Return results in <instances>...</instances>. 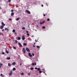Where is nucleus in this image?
<instances>
[{"label": "nucleus", "mask_w": 77, "mask_h": 77, "mask_svg": "<svg viewBox=\"0 0 77 77\" xmlns=\"http://www.w3.org/2000/svg\"><path fill=\"white\" fill-rule=\"evenodd\" d=\"M30 41H32V39H31V40H30Z\"/></svg>", "instance_id": "680f3d73"}, {"label": "nucleus", "mask_w": 77, "mask_h": 77, "mask_svg": "<svg viewBox=\"0 0 77 77\" xmlns=\"http://www.w3.org/2000/svg\"><path fill=\"white\" fill-rule=\"evenodd\" d=\"M8 66H11V65H12V64H10V63H8Z\"/></svg>", "instance_id": "ddd939ff"}, {"label": "nucleus", "mask_w": 77, "mask_h": 77, "mask_svg": "<svg viewBox=\"0 0 77 77\" xmlns=\"http://www.w3.org/2000/svg\"><path fill=\"white\" fill-rule=\"evenodd\" d=\"M13 71H15L16 70V68L15 67H14L13 69Z\"/></svg>", "instance_id": "2eb2a0df"}, {"label": "nucleus", "mask_w": 77, "mask_h": 77, "mask_svg": "<svg viewBox=\"0 0 77 77\" xmlns=\"http://www.w3.org/2000/svg\"><path fill=\"white\" fill-rule=\"evenodd\" d=\"M20 66H21V65H22V63H20Z\"/></svg>", "instance_id": "79ce46f5"}, {"label": "nucleus", "mask_w": 77, "mask_h": 77, "mask_svg": "<svg viewBox=\"0 0 77 77\" xmlns=\"http://www.w3.org/2000/svg\"><path fill=\"white\" fill-rule=\"evenodd\" d=\"M0 75H1V77H2V76H3V74H1Z\"/></svg>", "instance_id": "c9c22d12"}, {"label": "nucleus", "mask_w": 77, "mask_h": 77, "mask_svg": "<svg viewBox=\"0 0 77 77\" xmlns=\"http://www.w3.org/2000/svg\"><path fill=\"white\" fill-rule=\"evenodd\" d=\"M32 56H35V54H33V53H32Z\"/></svg>", "instance_id": "f704fd0d"}, {"label": "nucleus", "mask_w": 77, "mask_h": 77, "mask_svg": "<svg viewBox=\"0 0 77 77\" xmlns=\"http://www.w3.org/2000/svg\"><path fill=\"white\" fill-rule=\"evenodd\" d=\"M12 32H13V33H15V30L13 29L12 31Z\"/></svg>", "instance_id": "4be33fe9"}, {"label": "nucleus", "mask_w": 77, "mask_h": 77, "mask_svg": "<svg viewBox=\"0 0 77 77\" xmlns=\"http://www.w3.org/2000/svg\"><path fill=\"white\" fill-rule=\"evenodd\" d=\"M27 36H29V34L28 33H27Z\"/></svg>", "instance_id": "58836bf2"}, {"label": "nucleus", "mask_w": 77, "mask_h": 77, "mask_svg": "<svg viewBox=\"0 0 77 77\" xmlns=\"http://www.w3.org/2000/svg\"><path fill=\"white\" fill-rule=\"evenodd\" d=\"M1 67H2V66H1L0 65V68H1Z\"/></svg>", "instance_id": "bf43d9fd"}, {"label": "nucleus", "mask_w": 77, "mask_h": 77, "mask_svg": "<svg viewBox=\"0 0 77 77\" xmlns=\"http://www.w3.org/2000/svg\"><path fill=\"white\" fill-rule=\"evenodd\" d=\"M43 16L44 17H45V14L43 13Z\"/></svg>", "instance_id": "37998d69"}, {"label": "nucleus", "mask_w": 77, "mask_h": 77, "mask_svg": "<svg viewBox=\"0 0 77 77\" xmlns=\"http://www.w3.org/2000/svg\"><path fill=\"white\" fill-rule=\"evenodd\" d=\"M29 32L28 31H26V33H28Z\"/></svg>", "instance_id": "5fc2aeb1"}, {"label": "nucleus", "mask_w": 77, "mask_h": 77, "mask_svg": "<svg viewBox=\"0 0 77 77\" xmlns=\"http://www.w3.org/2000/svg\"><path fill=\"white\" fill-rule=\"evenodd\" d=\"M33 69H34V68L31 67V69H30L31 70H33Z\"/></svg>", "instance_id": "5701e85b"}, {"label": "nucleus", "mask_w": 77, "mask_h": 77, "mask_svg": "<svg viewBox=\"0 0 77 77\" xmlns=\"http://www.w3.org/2000/svg\"><path fill=\"white\" fill-rule=\"evenodd\" d=\"M46 5H47V6H48V5H47V3H46Z\"/></svg>", "instance_id": "864d4df0"}, {"label": "nucleus", "mask_w": 77, "mask_h": 77, "mask_svg": "<svg viewBox=\"0 0 77 77\" xmlns=\"http://www.w3.org/2000/svg\"><path fill=\"white\" fill-rule=\"evenodd\" d=\"M35 69H38V68H37V67H35Z\"/></svg>", "instance_id": "09e8293b"}, {"label": "nucleus", "mask_w": 77, "mask_h": 77, "mask_svg": "<svg viewBox=\"0 0 77 77\" xmlns=\"http://www.w3.org/2000/svg\"><path fill=\"white\" fill-rule=\"evenodd\" d=\"M26 12H27V14H30V12L29 11L26 10Z\"/></svg>", "instance_id": "20e7f679"}, {"label": "nucleus", "mask_w": 77, "mask_h": 77, "mask_svg": "<svg viewBox=\"0 0 77 77\" xmlns=\"http://www.w3.org/2000/svg\"><path fill=\"white\" fill-rule=\"evenodd\" d=\"M37 48H40V47H39V46H37Z\"/></svg>", "instance_id": "72a5a7b5"}, {"label": "nucleus", "mask_w": 77, "mask_h": 77, "mask_svg": "<svg viewBox=\"0 0 77 77\" xmlns=\"http://www.w3.org/2000/svg\"><path fill=\"white\" fill-rule=\"evenodd\" d=\"M2 35V33L0 32V35Z\"/></svg>", "instance_id": "a18cd8bd"}, {"label": "nucleus", "mask_w": 77, "mask_h": 77, "mask_svg": "<svg viewBox=\"0 0 77 77\" xmlns=\"http://www.w3.org/2000/svg\"><path fill=\"white\" fill-rule=\"evenodd\" d=\"M1 9V7L0 6V10Z\"/></svg>", "instance_id": "052dcab7"}, {"label": "nucleus", "mask_w": 77, "mask_h": 77, "mask_svg": "<svg viewBox=\"0 0 77 77\" xmlns=\"http://www.w3.org/2000/svg\"><path fill=\"white\" fill-rule=\"evenodd\" d=\"M5 52L6 53H9V52L8 51V50H5Z\"/></svg>", "instance_id": "6ab92c4d"}, {"label": "nucleus", "mask_w": 77, "mask_h": 77, "mask_svg": "<svg viewBox=\"0 0 77 77\" xmlns=\"http://www.w3.org/2000/svg\"><path fill=\"white\" fill-rule=\"evenodd\" d=\"M37 69L38 71H40L41 70V68H38Z\"/></svg>", "instance_id": "393cba45"}, {"label": "nucleus", "mask_w": 77, "mask_h": 77, "mask_svg": "<svg viewBox=\"0 0 77 77\" xmlns=\"http://www.w3.org/2000/svg\"><path fill=\"white\" fill-rule=\"evenodd\" d=\"M18 40H20V39H21V38H20V37H19L18 38Z\"/></svg>", "instance_id": "a878e982"}, {"label": "nucleus", "mask_w": 77, "mask_h": 77, "mask_svg": "<svg viewBox=\"0 0 77 77\" xmlns=\"http://www.w3.org/2000/svg\"><path fill=\"white\" fill-rule=\"evenodd\" d=\"M11 12H14V10H11Z\"/></svg>", "instance_id": "4c0bfd02"}, {"label": "nucleus", "mask_w": 77, "mask_h": 77, "mask_svg": "<svg viewBox=\"0 0 77 77\" xmlns=\"http://www.w3.org/2000/svg\"><path fill=\"white\" fill-rule=\"evenodd\" d=\"M39 72L40 74H41V73H42V71H41V70H40L39 71Z\"/></svg>", "instance_id": "bb28decb"}, {"label": "nucleus", "mask_w": 77, "mask_h": 77, "mask_svg": "<svg viewBox=\"0 0 77 77\" xmlns=\"http://www.w3.org/2000/svg\"><path fill=\"white\" fill-rule=\"evenodd\" d=\"M35 42H37L36 40H35Z\"/></svg>", "instance_id": "6e6d98bb"}, {"label": "nucleus", "mask_w": 77, "mask_h": 77, "mask_svg": "<svg viewBox=\"0 0 77 77\" xmlns=\"http://www.w3.org/2000/svg\"><path fill=\"white\" fill-rule=\"evenodd\" d=\"M28 56H30V57H32V54H31L30 53H29Z\"/></svg>", "instance_id": "423d86ee"}, {"label": "nucleus", "mask_w": 77, "mask_h": 77, "mask_svg": "<svg viewBox=\"0 0 77 77\" xmlns=\"http://www.w3.org/2000/svg\"><path fill=\"white\" fill-rule=\"evenodd\" d=\"M31 65H32V66H33L34 65H36V63H32Z\"/></svg>", "instance_id": "1a4fd4ad"}, {"label": "nucleus", "mask_w": 77, "mask_h": 77, "mask_svg": "<svg viewBox=\"0 0 77 77\" xmlns=\"http://www.w3.org/2000/svg\"><path fill=\"white\" fill-rule=\"evenodd\" d=\"M8 75L10 76L12 75V71H10V73H9Z\"/></svg>", "instance_id": "f03ea898"}, {"label": "nucleus", "mask_w": 77, "mask_h": 77, "mask_svg": "<svg viewBox=\"0 0 77 77\" xmlns=\"http://www.w3.org/2000/svg\"><path fill=\"white\" fill-rule=\"evenodd\" d=\"M19 20H20V18H17L16 19V20L17 21Z\"/></svg>", "instance_id": "aec40b11"}, {"label": "nucleus", "mask_w": 77, "mask_h": 77, "mask_svg": "<svg viewBox=\"0 0 77 77\" xmlns=\"http://www.w3.org/2000/svg\"><path fill=\"white\" fill-rule=\"evenodd\" d=\"M44 71H45V69H43V72H44Z\"/></svg>", "instance_id": "473e14b6"}, {"label": "nucleus", "mask_w": 77, "mask_h": 77, "mask_svg": "<svg viewBox=\"0 0 77 77\" xmlns=\"http://www.w3.org/2000/svg\"><path fill=\"white\" fill-rule=\"evenodd\" d=\"M35 44H36V43H34V45H35Z\"/></svg>", "instance_id": "13d9d810"}, {"label": "nucleus", "mask_w": 77, "mask_h": 77, "mask_svg": "<svg viewBox=\"0 0 77 77\" xmlns=\"http://www.w3.org/2000/svg\"><path fill=\"white\" fill-rule=\"evenodd\" d=\"M23 45L24 46H26V45H27V44L26 43H24L23 44Z\"/></svg>", "instance_id": "a211bd4d"}, {"label": "nucleus", "mask_w": 77, "mask_h": 77, "mask_svg": "<svg viewBox=\"0 0 77 77\" xmlns=\"http://www.w3.org/2000/svg\"><path fill=\"white\" fill-rule=\"evenodd\" d=\"M6 59H8V60H9L11 59V58L10 57H7Z\"/></svg>", "instance_id": "dca6fc26"}, {"label": "nucleus", "mask_w": 77, "mask_h": 77, "mask_svg": "<svg viewBox=\"0 0 77 77\" xmlns=\"http://www.w3.org/2000/svg\"><path fill=\"white\" fill-rule=\"evenodd\" d=\"M26 39V38H25V36L24 35H23L22 37V39L23 40H24Z\"/></svg>", "instance_id": "7ed1b4c3"}, {"label": "nucleus", "mask_w": 77, "mask_h": 77, "mask_svg": "<svg viewBox=\"0 0 77 77\" xmlns=\"http://www.w3.org/2000/svg\"><path fill=\"white\" fill-rule=\"evenodd\" d=\"M2 54H5V53L4 52H3L2 53Z\"/></svg>", "instance_id": "ea45409f"}, {"label": "nucleus", "mask_w": 77, "mask_h": 77, "mask_svg": "<svg viewBox=\"0 0 77 77\" xmlns=\"http://www.w3.org/2000/svg\"><path fill=\"white\" fill-rule=\"evenodd\" d=\"M8 2H11V0H8Z\"/></svg>", "instance_id": "c03bdc74"}, {"label": "nucleus", "mask_w": 77, "mask_h": 77, "mask_svg": "<svg viewBox=\"0 0 77 77\" xmlns=\"http://www.w3.org/2000/svg\"><path fill=\"white\" fill-rule=\"evenodd\" d=\"M14 14V12L11 13V16H13Z\"/></svg>", "instance_id": "f3484780"}, {"label": "nucleus", "mask_w": 77, "mask_h": 77, "mask_svg": "<svg viewBox=\"0 0 77 77\" xmlns=\"http://www.w3.org/2000/svg\"><path fill=\"white\" fill-rule=\"evenodd\" d=\"M47 20L48 21H50V19L48 18V19H47Z\"/></svg>", "instance_id": "7c9ffc66"}, {"label": "nucleus", "mask_w": 77, "mask_h": 77, "mask_svg": "<svg viewBox=\"0 0 77 77\" xmlns=\"http://www.w3.org/2000/svg\"><path fill=\"white\" fill-rule=\"evenodd\" d=\"M13 48L14 49H17V48H15V47L13 46Z\"/></svg>", "instance_id": "c756f323"}, {"label": "nucleus", "mask_w": 77, "mask_h": 77, "mask_svg": "<svg viewBox=\"0 0 77 77\" xmlns=\"http://www.w3.org/2000/svg\"><path fill=\"white\" fill-rule=\"evenodd\" d=\"M4 29H2V32H3V31H4Z\"/></svg>", "instance_id": "8fccbe9b"}, {"label": "nucleus", "mask_w": 77, "mask_h": 77, "mask_svg": "<svg viewBox=\"0 0 77 77\" xmlns=\"http://www.w3.org/2000/svg\"><path fill=\"white\" fill-rule=\"evenodd\" d=\"M45 26H43L42 27V29H45Z\"/></svg>", "instance_id": "cd10ccee"}, {"label": "nucleus", "mask_w": 77, "mask_h": 77, "mask_svg": "<svg viewBox=\"0 0 77 77\" xmlns=\"http://www.w3.org/2000/svg\"><path fill=\"white\" fill-rule=\"evenodd\" d=\"M43 72V73H44V74H45V75H47L46 74V73H45V72Z\"/></svg>", "instance_id": "a19ab883"}, {"label": "nucleus", "mask_w": 77, "mask_h": 77, "mask_svg": "<svg viewBox=\"0 0 77 77\" xmlns=\"http://www.w3.org/2000/svg\"><path fill=\"white\" fill-rule=\"evenodd\" d=\"M9 20L10 21H11V20H12L11 19H9Z\"/></svg>", "instance_id": "49530a36"}, {"label": "nucleus", "mask_w": 77, "mask_h": 77, "mask_svg": "<svg viewBox=\"0 0 77 77\" xmlns=\"http://www.w3.org/2000/svg\"><path fill=\"white\" fill-rule=\"evenodd\" d=\"M7 31H9V30L7 28H5V30H7Z\"/></svg>", "instance_id": "4468645a"}, {"label": "nucleus", "mask_w": 77, "mask_h": 77, "mask_svg": "<svg viewBox=\"0 0 77 77\" xmlns=\"http://www.w3.org/2000/svg\"><path fill=\"white\" fill-rule=\"evenodd\" d=\"M24 75V73L22 72L20 74V75Z\"/></svg>", "instance_id": "b1692460"}, {"label": "nucleus", "mask_w": 77, "mask_h": 77, "mask_svg": "<svg viewBox=\"0 0 77 77\" xmlns=\"http://www.w3.org/2000/svg\"><path fill=\"white\" fill-rule=\"evenodd\" d=\"M4 27V26H1L0 28L1 29H3V28Z\"/></svg>", "instance_id": "9d476101"}, {"label": "nucleus", "mask_w": 77, "mask_h": 77, "mask_svg": "<svg viewBox=\"0 0 77 77\" xmlns=\"http://www.w3.org/2000/svg\"><path fill=\"white\" fill-rule=\"evenodd\" d=\"M18 45L20 47H23V46H22V45H21V43H18Z\"/></svg>", "instance_id": "6e6552de"}, {"label": "nucleus", "mask_w": 77, "mask_h": 77, "mask_svg": "<svg viewBox=\"0 0 77 77\" xmlns=\"http://www.w3.org/2000/svg\"><path fill=\"white\" fill-rule=\"evenodd\" d=\"M45 23V21H43V22H40V24H41V25H42V24H44V23Z\"/></svg>", "instance_id": "0eeeda50"}, {"label": "nucleus", "mask_w": 77, "mask_h": 77, "mask_svg": "<svg viewBox=\"0 0 77 77\" xmlns=\"http://www.w3.org/2000/svg\"><path fill=\"white\" fill-rule=\"evenodd\" d=\"M26 50L28 52H30V50L28 48H26Z\"/></svg>", "instance_id": "39448f33"}, {"label": "nucleus", "mask_w": 77, "mask_h": 77, "mask_svg": "<svg viewBox=\"0 0 77 77\" xmlns=\"http://www.w3.org/2000/svg\"><path fill=\"white\" fill-rule=\"evenodd\" d=\"M33 47H35V45H33Z\"/></svg>", "instance_id": "3c124183"}, {"label": "nucleus", "mask_w": 77, "mask_h": 77, "mask_svg": "<svg viewBox=\"0 0 77 77\" xmlns=\"http://www.w3.org/2000/svg\"><path fill=\"white\" fill-rule=\"evenodd\" d=\"M34 36L33 35H32V38H33V37Z\"/></svg>", "instance_id": "603ef678"}, {"label": "nucleus", "mask_w": 77, "mask_h": 77, "mask_svg": "<svg viewBox=\"0 0 77 77\" xmlns=\"http://www.w3.org/2000/svg\"><path fill=\"white\" fill-rule=\"evenodd\" d=\"M41 6H42V7H43L44 6V5H41Z\"/></svg>", "instance_id": "de8ad7c7"}, {"label": "nucleus", "mask_w": 77, "mask_h": 77, "mask_svg": "<svg viewBox=\"0 0 77 77\" xmlns=\"http://www.w3.org/2000/svg\"><path fill=\"white\" fill-rule=\"evenodd\" d=\"M3 64L2 63H0V66H3Z\"/></svg>", "instance_id": "412c9836"}, {"label": "nucleus", "mask_w": 77, "mask_h": 77, "mask_svg": "<svg viewBox=\"0 0 77 77\" xmlns=\"http://www.w3.org/2000/svg\"><path fill=\"white\" fill-rule=\"evenodd\" d=\"M22 30H25V27L22 28Z\"/></svg>", "instance_id": "c85d7f7f"}, {"label": "nucleus", "mask_w": 77, "mask_h": 77, "mask_svg": "<svg viewBox=\"0 0 77 77\" xmlns=\"http://www.w3.org/2000/svg\"><path fill=\"white\" fill-rule=\"evenodd\" d=\"M30 75V73H29L28 74V75Z\"/></svg>", "instance_id": "2f4dec72"}, {"label": "nucleus", "mask_w": 77, "mask_h": 77, "mask_svg": "<svg viewBox=\"0 0 77 77\" xmlns=\"http://www.w3.org/2000/svg\"><path fill=\"white\" fill-rule=\"evenodd\" d=\"M22 50L24 54H25V53H26V50H25V48H23Z\"/></svg>", "instance_id": "f257e3e1"}, {"label": "nucleus", "mask_w": 77, "mask_h": 77, "mask_svg": "<svg viewBox=\"0 0 77 77\" xmlns=\"http://www.w3.org/2000/svg\"><path fill=\"white\" fill-rule=\"evenodd\" d=\"M16 64V63L15 62H14L12 63L11 65H15Z\"/></svg>", "instance_id": "9b49d317"}, {"label": "nucleus", "mask_w": 77, "mask_h": 77, "mask_svg": "<svg viewBox=\"0 0 77 77\" xmlns=\"http://www.w3.org/2000/svg\"><path fill=\"white\" fill-rule=\"evenodd\" d=\"M1 24H2V26H5V24L3 22H2Z\"/></svg>", "instance_id": "f8f14e48"}, {"label": "nucleus", "mask_w": 77, "mask_h": 77, "mask_svg": "<svg viewBox=\"0 0 77 77\" xmlns=\"http://www.w3.org/2000/svg\"><path fill=\"white\" fill-rule=\"evenodd\" d=\"M15 42L16 44H17V40H15Z\"/></svg>", "instance_id": "e433bc0d"}, {"label": "nucleus", "mask_w": 77, "mask_h": 77, "mask_svg": "<svg viewBox=\"0 0 77 77\" xmlns=\"http://www.w3.org/2000/svg\"><path fill=\"white\" fill-rule=\"evenodd\" d=\"M36 27H38V25H36Z\"/></svg>", "instance_id": "4d7b16f0"}]
</instances>
